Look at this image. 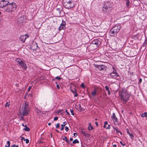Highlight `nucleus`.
<instances>
[{"instance_id":"nucleus-54","label":"nucleus","mask_w":147,"mask_h":147,"mask_svg":"<svg viewBox=\"0 0 147 147\" xmlns=\"http://www.w3.org/2000/svg\"><path fill=\"white\" fill-rule=\"evenodd\" d=\"M70 140L71 141H73V139L72 138H70Z\"/></svg>"},{"instance_id":"nucleus-19","label":"nucleus","mask_w":147,"mask_h":147,"mask_svg":"<svg viewBox=\"0 0 147 147\" xmlns=\"http://www.w3.org/2000/svg\"><path fill=\"white\" fill-rule=\"evenodd\" d=\"M93 127L91 125V123H88V129L90 131L91 130L93 129Z\"/></svg>"},{"instance_id":"nucleus-5","label":"nucleus","mask_w":147,"mask_h":147,"mask_svg":"<svg viewBox=\"0 0 147 147\" xmlns=\"http://www.w3.org/2000/svg\"><path fill=\"white\" fill-rule=\"evenodd\" d=\"M121 28V26L119 25H116L112 28L110 31V34H112L111 36H114L115 34H117Z\"/></svg>"},{"instance_id":"nucleus-45","label":"nucleus","mask_w":147,"mask_h":147,"mask_svg":"<svg viewBox=\"0 0 147 147\" xmlns=\"http://www.w3.org/2000/svg\"><path fill=\"white\" fill-rule=\"evenodd\" d=\"M104 124L105 125L108 124V122L107 121H105L104 122Z\"/></svg>"},{"instance_id":"nucleus-15","label":"nucleus","mask_w":147,"mask_h":147,"mask_svg":"<svg viewBox=\"0 0 147 147\" xmlns=\"http://www.w3.org/2000/svg\"><path fill=\"white\" fill-rule=\"evenodd\" d=\"M28 37V35L26 34L25 35L21 36L20 37V39L22 42H24L26 39Z\"/></svg>"},{"instance_id":"nucleus-43","label":"nucleus","mask_w":147,"mask_h":147,"mask_svg":"<svg viewBox=\"0 0 147 147\" xmlns=\"http://www.w3.org/2000/svg\"><path fill=\"white\" fill-rule=\"evenodd\" d=\"M32 87L30 86L28 89V91L29 92L30 90V89H31Z\"/></svg>"},{"instance_id":"nucleus-1","label":"nucleus","mask_w":147,"mask_h":147,"mask_svg":"<svg viewBox=\"0 0 147 147\" xmlns=\"http://www.w3.org/2000/svg\"><path fill=\"white\" fill-rule=\"evenodd\" d=\"M16 7L17 5L16 4L12 2L11 4H7L4 7V10L5 11L10 12L16 10Z\"/></svg>"},{"instance_id":"nucleus-50","label":"nucleus","mask_w":147,"mask_h":147,"mask_svg":"<svg viewBox=\"0 0 147 147\" xmlns=\"http://www.w3.org/2000/svg\"><path fill=\"white\" fill-rule=\"evenodd\" d=\"M126 130H127V134H129V133H130L128 129H127Z\"/></svg>"},{"instance_id":"nucleus-10","label":"nucleus","mask_w":147,"mask_h":147,"mask_svg":"<svg viewBox=\"0 0 147 147\" xmlns=\"http://www.w3.org/2000/svg\"><path fill=\"white\" fill-rule=\"evenodd\" d=\"M100 43V42L98 40H94L92 41L90 45L92 46H95V49H96L99 46Z\"/></svg>"},{"instance_id":"nucleus-40","label":"nucleus","mask_w":147,"mask_h":147,"mask_svg":"<svg viewBox=\"0 0 147 147\" xmlns=\"http://www.w3.org/2000/svg\"><path fill=\"white\" fill-rule=\"evenodd\" d=\"M120 143H121V144L123 146H125V144L124 143V144H123V143L122 142H121V141H120Z\"/></svg>"},{"instance_id":"nucleus-37","label":"nucleus","mask_w":147,"mask_h":147,"mask_svg":"<svg viewBox=\"0 0 147 147\" xmlns=\"http://www.w3.org/2000/svg\"><path fill=\"white\" fill-rule=\"evenodd\" d=\"M59 127V123H57L56 125V128H58Z\"/></svg>"},{"instance_id":"nucleus-4","label":"nucleus","mask_w":147,"mask_h":147,"mask_svg":"<svg viewBox=\"0 0 147 147\" xmlns=\"http://www.w3.org/2000/svg\"><path fill=\"white\" fill-rule=\"evenodd\" d=\"M112 5L111 2L108 1L105 2L104 3V6L102 11L104 13H107L108 12H107V10H108V11H109L110 10H111L110 9L112 7Z\"/></svg>"},{"instance_id":"nucleus-29","label":"nucleus","mask_w":147,"mask_h":147,"mask_svg":"<svg viewBox=\"0 0 147 147\" xmlns=\"http://www.w3.org/2000/svg\"><path fill=\"white\" fill-rule=\"evenodd\" d=\"M24 141H26V144H28L29 142V140L27 139H24Z\"/></svg>"},{"instance_id":"nucleus-16","label":"nucleus","mask_w":147,"mask_h":147,"mask_svg":"<svg viewBox=\"0 0 147 147\" xmlns=\"http://www.w3.org/2000/svg\"><path fill=\"white\" fill-rule=\"evenodd\" d=\"M70 90L71 92L74 94V96L76 97L78 96V94L76 91V90L75 89H74L73 90L71 89V88H70Z\"/></svg>"},{"instance_id":"nucleus-55","label":"nucleus","mask_w":147,"mask_h":147,"mask_svg":"<svg viewBox=\"0 0 147 147\" xmlns=\"http://www.w3.org/2000/svg\"><path fill=\"white\" fill-rule=\"evenodd\" d=\"M113 147H116L117 146V145H116V144H114L113 145Z\"/></svg>"},{"instance_id":"nucleus-52","label":"nucleus","mask_w":147,"mask_h":147,"mask_svg":"<svg viewBox=\"0 0 147 147\" xmlns=\"http://www.w3.org/2000/svg\"><path fill=\"white\" fill-rule=\"evenodd\" d=\"M81 87H84V84L83 83H82L81 84Z\"/></svg>"},{"instance_id":"nucleus-44","label":"nucleus","mask_w":147,"mask_h":147,"mask_svg":"<svg viewBox=\"0 0 147 147\" xmlns=\"http://www.w3.org/2000/svg\"><path fill=\"white\" fill-rule=\"evenodd\" d=\"M65 111L66 112V113H67V114L69 115H70V114H69V112H68V111H67V110H66V111Z\"/></svg>"},{"instance_id":"nucleus-2","label":"nucleus","mask_w":147,"mask_h":147,"mask_svg":"<svg viewBox=\"0 0 147 147\" xmlns=\"http://www.w3.org/2000/svg\"><path fill=\"white\" fill-rule=\"evenodd\" d=\"M119 95L120 96L121 99L124 101L126 102L129 100L130 97L129 95L126 90L120 91Z\"/></svg>"},{"instance_id":"nucleus-25","label":"nucleus","mask_w":147,"mask_h":147,"mask_svg":"<svg viewBox=\"0 0 147 147\" xmlns=\"http://www.w3.org/2000/svg\"><path fill=\"white\" fill-rule=\"evenodd\" d=\"M79 143V142L77 139H76L74 140L73 142V143L74 144H75L76 143Z\"/></svg>"},{"instance_id":"nucleus-8","label":"nucleus","mask_w":147,"mask_h":147,"mask_svg":"<svg viewBox=\"0 0 147 147\" xmlns=\"http://www.w3.org/2000/svg\"><path fill=\"white\" fill-rule=\"evenodd\" d=\"M9 0H0V8L4 7L9 3Z\"/></svg>"},{"instance_id":"nucleus-31","label":"nucleus","mask_w":147,"mask_h":147,"mask_svg":"<svg viewBox=\"0 0 147 147\" xmlns=\"http://www.w3.org/2000/svg\"><path fill=\"white\" fill-rule=\"evenodd\" d=\"M55 79L58 80H60L61 79V78L59 76H57L55 78Z\"/></svg>"},{"instance_id":"nucleus-33","label":"nucleus","mask_w":147,"mask_h":147,"mask_svg":"<svg viewBox=\"0 0 147 147\" xmlns=\"http://www.w3.org/2000/svg\"><path fill=\"white\" fill-rule=\"evenodd\" d=\"M129 136H130L131 138L132 139H133V138L134 137V136L133 134H132L131 133H129Z\"/></svg>"},{"instance_id":"nucleus-27","label":"nucleus","mask_w":147,"mask_h":147,"mask_svg":"<svg viewBox=\"0 0 147 147\" xmlns=\"http://www.w3.org/2000/svg\"><path fill=\"white\" fill-rule=\"evenodd\" d=\"M24 129L25 131H30V129L29 127H26Z\"/></svg>"},{"instance_id":"nucleus-9","label":"nucleus","mask_w":147,"mask_h":147,"mask_svg":"<svg viewBox=\"0 0 147 147\" xmlns=\"http://www.w3.org/2000/svg\"><path fill=\"white\" fill-rule=\"evenodd\" d=\"M57 7L56 10L57 15V16H60L63 9L62 7L61 6L58 5L57 6Z\"/></svg>"},{"instance_id":"nucleus-7","label":"nucleus","mask_w":147,"mask_h":147,"mask_svg":"<svg viewBox=\"0 0 147 147\" xmlns=\"http://www.w3.org/2000/svg\"><path fill=\"white\" fill-rule=\"evenodd\" d=\"M16 61L19 65L24 70H26L27 67L26 63L23 61L22 60L18 58H17L16 60Z\"/></svg>"},{"instance_id":"nucleus-62","label":"nucleus","mask_w":147,"mask_h":147,"mask_svg":"<svg viewBox=\"0 0 147 147\" xmlns=\"http://www.w3.org/2000/svg\"><path fill=\"white\" fill-rule=\"evenodd\" d=\"M95 120H97V119H95Z\"/></svg>"},{"instance_id":"nucleus-28","label":"nucleus","mask_w":147,"mask_h":147,"mask_svg":"<svg viewBox=\"0 0 147 147\" xmlns=\"http://www.w3.org/2000/svg\"><path fill=\"white\" fill-rule=\"evenodd\" d=\"M58 112L62 114L63 112V110L62 109H59L58 111Z\"/></svg>"},{"instance_id":"nucleus-42","label":"nucleus","mask_w":147,"mask_h":147,"mask_svg":"<svg viewBox=\"0 0 147 147\" xmlns=\"http://www.w3.org/2000/svg\"><path fill=\"white\" fill-rule=\"evenodd\" d=\"M106 128L107 129H110V125H108V126L107 127H106Z\"/></svg>"},{"instance_id":"nucleus-48","label":"nucleus","mask_w":147,"mask_h":147,"mask_svg":"<svg viewBox=\"0 0 147 147\" xmlns=\"http://www.w3.org/2000/svg\"><path fill=\"white\" fill-rule=\"evenodd\" d=\"M63 125H64V126H65V125L67 124V123H66V122L65 121V122H63Z\"/></svg>"},{"instance_id":"nucleus-61","label":"nucleus","mask_w":147,"mask_h":147,"mask_svg":"<svg viewBox=\"0 0 147 147\" xmlns=\"http://www.w3.org/2000/svg\"><path fill=\"white\" fill-rule=\"evenodd\" d=\"M22 125L24 126V124H22Z\"/></svg>"},{"instance_id":"nucleus-41","label":"nucleus","mask_w":147,"mask_h":147,"mask_svg":"<svg viewBox=\"0 0 147 147\" xmlns=\"http://www.w3.org/2000/svg\"><path fill=\"white\" fill-rule=\"evenodd\" d=\"M18 145L16 146L15 145H13L11 146V147H18Z\"/></svg>"},{"instance_id":"nucleus-60","label":"nucleus","mask_w":147,"mask_h":147,"mask_svg":"<svg viewBox=\"0 0 147 147\" xmlns=\"http://www.w3.org/2000/svg\"><path fill=\"white\" fill-rule=\"evenodd\" d=\"M5 147H7V145H5Z\"/></svg>"},{"instance_id":"nucleus-57","label":"nucleus","mask_w":147,"mask_h":147,"mask_svg":"<svg viewBox=\"0 0 147 147\" xmlns=\"http://www.w3.org/2000/svg\"><path fill=\"white\" fill-rule=\"evenodd\" d=\"M104 128H106V126L104 124V125L103 126Z\"/></svg>"},{"instance_id":"nucleus-12","label":"nucleus","mask_w":147,"mask_h":147,"mask_svg":"<svg viewBox=\"0 0 147 147\" xmlns=\"http://www.w3.org/2000/svg\"><path fill=\"white\" fill-rule=\"evenodd\" d=\"M94 66L95 67L97 68L100 70H104L106 68V66L103 65H100L94 64Z\"/></svg>"},{"instance_id":"nucleus-49","label":"nucleus","mask_w":147,"mask_h":147,"mask_svg":"<svg viewBox=\"0 0 147 147\" xmlns=\"http://www.w3.org/2000/svg\"><path fill=\"white\" fill-rule=\"evenodd\" d=\"M142 82V79L141 78H140L139 80V83H140Z\"/></svg>"},{"instance_id":"nucleus-13","label":"nucleus","mask_w":147,"mask_h":147,"mask_svg":"<svg viewBox=\"0 0 147 147\" xmlns=\"http://www.w3.org/2000/svg\"><path fill=\"white\" fill-rule=\"evenodd\" d=\"M111 76L113 78L117 80H119L120 77L117 73H111Z\"/></svg>"},{"instance_id":"nucleus-38","label":"nucleus","mask_w":147,"mask_h":147,"mask_svg":"<svg viewBox=\"0 0 147 147\" xmlns=\"http://www.w3.org/2000/svg\"><path fill=\"white\" fill-rule=\"evenodd\" d=\"M113 71L112 73H117L116 71V70L115 69V68L114 67H113Z\"/></svg>"},{"instance_id":"nucleus-58","label":"nucleus","mask_w":147,"mask_h":147,"mask_svg":"<svg viewBox=\"0 0 147 147\" xmlns=\"http://www.w3.org/2000/svg\"><path fill=\"white\" fill-rule=\"evenodd\" d=\"M55 130L58 132H59V131L57 129H56Z\"/></svg>"},{"instance_id":"nucleus-18","label":"nucleus","mask_w":147,"mask_h":147,"mask_svg":"<svg viewBox=\"0 0 147 147\" xmlns=\"http://www.w3.org/2000/svg\"><path fill=\"white\" fill-rule=\"evenodd\" d=\"M112 118H113V120L114 122L117 121V117L115 115V113H113V115L112 117Z\"/></svg>"},{"instance_id":"nucleus-53","label":"nucleus","mask_w":147,"mask_h":147,"mask_svg":"<svg viewBox=\"0 0 147 147\" xmlns=\"http://www.w3.org/2000/svg\"><path fill=\"white\" fill-rule=\"evenodd\" d=\"M25 138H24V137H21V140L22 141L23 140H24V139Z\"/></svg>"},{"instance_id":"nucleus-32","label":"nucleus","mask_w":147,"mask_h":147,"mask_svg":"<svg viewBox=\"0 0 147 147\" xmlns=\"http://www.w3.org/2000/svg\"><path fill=\"white\" fill-rule=\"evenodd\" d=\"M70 112L71 113V114L74 115V110H73L70 109Z\"/></svg>"},{"instance_id":"nucleus-36","label":"nucleus","mask_w":147,"mask_h":147,"mask_svg":"<svg viewBox=\"0 0 147 147\" xmlns=\"http://www.w3.org/2000/svg\"><path fill=\"white\" fill-rule=\"evenodd\" d=\"M9 104L8 103V102H7L6 103L5 105V107H6L7 106L9 107Z\"/></svg>"},{"instance_id":"nucleus-63","label":"nucleus","mask_w":147,"mask_h":147,"mask_svg":"<svg viewBox=\"0 0 147 147\" xmlns=\"http://www.w3.org/2000/svg\"><path fill=\"white\" fill-rule=\"evenodd\" d=\"M1 12L0 11V15L1 14Z\"/></svg>"},{"instance_id":"nucleus-3","label":"nucleus","mask_w":147,"mask_h":147,"mask_svg":"<svg viewBox=\"0 0 147 147\" xmlns=\"http://www.w3.org/2000/svg\"><path fill=\"white\" fill-rule=\"evenodd\" d=\"M63 5L66 9H71L74 6V4L72 1L69 0H63Z\"/></svg>"},{"instance_id":"nucleus-24","label":"nucleus","mask_w":147,"mask_h":147,"mask_svg":"<svg viewBox=\"0 0 147 147\" xmlns=\"http://www.w3.org/2000/svg\"><path fill=\"white\" fill-rule=\"evenodd\" d=\"M147 113L146 112H144V113H142L141 115V116L142 117H147Z\"/></svg>"},{"instance_id":"nucleus-46","label":"nucleus","mask_w":147,"mask_h":147,"mask_svg":"<svg viewBox=\"0 0 147 147\" xmlns=\"http://www.w3.org/2000/svg\"><path fill=\"white\" fill-rule=\"evenodd\" d=\"M74 135L75 136H77V134L76 133H74Z\"/></svg>"},{"instance_id":"nucleus-39","label":"nucleus","mask_w":147,"mask_h":147,"mask_svg":"<svg viewBox=\"0 0 147 147\" xmlns=\"http://www.w3.org/2000/svg\"><path fill=\"white\" fill-rule=\"evenodd\" d=\"M58 117H55L54 118V121H56L58 120Z\"/></svg>"},{"instance_id":"nucleus-14","label":"nucleus","mask_w":147,"mask_h":147,"mask_svg":"<svg viewBox=\"0 0 147 147\" xmlns=\"http://www.w3.org/2000/svg\"><path fill=\"white\" fill-rule=\"evenodd\" d=\"M66 23L65 21L62 20V22L60 25V26L59 27V31L63 29L64 30L65 28V25Z\"/></svg>"},{"instance_id":"nucleus-17","label":"nucleus","mask_w":147,"mask_h":147,"mask_svg":"<svg viewBox=\"0 0 147 147\" xmlns=\"http://www.w3.org/2000/svg\"><path fill=\"white\" fill-rule=\"evenodd\" d=\"M81 132H82V133L83 134V136H87L88 137L90 136V135L88 133H87V131H83V130Z\"/></svg>"},{"instance_id":"nucleus-35","label":"nucleus","mask_w":147,"mask_h":147,"mask_svg":"<svg viewBox=\"0 0 147 147\" xmlns=\"http://www.w3.org/2000/svg\"><path fill=\"white\" fill-rule=\"evenodd\" d=\"M65 129L66 132H67L69 130V128L68 127L65 126Z\"/></svg>"},{"instance_id":"nucleus-64","label":"nucleus","mask_w":147,"mask_h":147,"mask_svg":"<svg viewBox=\"0 0 147 147\" xmlns=\"http://www.w3.org/2000/svg\"><path fill=\"white\" fill-rule=\"evenodd\" d=\"M24 98H26V96H24Z\"/></svg>"},{"instance_id":"nucleus-21","label":"nucleus","mask_w":147,"mask_h":147,"mask_svg":"<svg viewBox=\"0 0 147 147\" xmlns=\"http://www.w3.org/2000/svg\"><path fill=\"white\" fill-rule=\"evenodd\" d=\"M105 88L106 89V90L108 91V94L109 95H110L111 94V92H110V91L109 90V87L107 86H106L105 87Z\"/></svg>"},{"instance_id":"nucleus-30","label":"nucleus","mask_w":147,"mask_h":147,"mask_svg":"<svg viewBox=\"0 0 147 147\" xmlns=\"http://www.w3.org/2000/svg\"><path fill=\"white\" fill-rule=\"evenodd\" d=\"M7 144H8L7 147H10V142L9 141H7Z\"/></svg>"},{"instance_id":"nucleus-56","label":"nucleus","mask_w":147,"mask_h":147,"mask_svg":"<svg viewBox=\"0 0 147 147\" xmlns=\"http://www.w3.org/2000/svg\"><path fill=\"white\" fill-rule=\"evenodd\" d=\"M51 123H49L48 124V125H49V126H50L51 125Z\"/></svg>"},{"instance_id":"nucleus-59","label":"nucleus","mask_w":147,"mask_h":147,"mask_svg":"<svg viewBox=\"0 0 147 147\" xmlns=\"http://www.w3.org/2000/svg\"><path fill=\"white\" fill-rule=\"evenodd\" d=\"M25 127H27V125H25Z\"/></svg>"},{"instance_id":"nucleus-47","label":"nucleus","mask_w":147,"mask_h":147,"mask_svg":"<svg viewBox=\"0 0 147 147\" xmlns=\"http://www.w3.org/2000/svg\"><path fill=\"white\" fill-rule=\"evenodd\" d=\"M57 88H58V89H60V87L59 86V85L58 84H57L56 86Z\"/></svg>"},{"instance_id":"nucleus-51","label":"nucleus","mask_w":147,"mask_h":147,"mask_svg":"<svg viewBox=\"0 0 147 147\" xmlns=\"http://www.w3.org/2000/svg\"><path fill=\"white\" fill-rule=\"evenodd\" d=\"M95 124H96V125L97 126H98V123L97 122H95Z\"/></svg>"},{"instance_id":"nucleus-20","label":"nucleus","mask_w":147,"mask_h":147,"mask_svg":"<svg viewBox=\"0 0 147 147\" xmlns=\"http://www.w3.org/2000/svg\"><path fill=\"white\" fill-rule=\"evenodd\" d=\"M96 94V89L95 88L94 90V91L92 92L91 94L93 96H95Z\"/></svg>"},{"instance_id":"nucleus-11","label":"nucleus","mask_w":147,"mask_h":147,"mask_svg":"<svg viewBox=\"0 0 147 147\" xmlns=\"http://www.w3.org/2000/svg\"><path fill=\"white\" fill-rule=\"evenodd\" d=\"M26 20L25 16H20L18 19V24L21 23L25 22Z\"/></svg>"},{"instance_id":"nucleus-6","label":"nucleus","mask_w":147,"mask_h":147,"mask_svg":"<svg viewBox=\"0 0 147 147\" xmlns=\"http://www.w3.org/2000/svg\"><path fill=\"white\" fill-rule=\"evenodd\" d=\"M28 103L26 102L25 105L22 107V114L23 116H27L28 114V111H29V108L28 107Z\"/></svg>"},{"instance_id":"nucleus-23","label":"nucleus","mask_w":147,"mask_h":147,"mask_svg":"<svg viewBox=\"0 0 147 147\" xmlns=\"http://www.w3.org/2000/svg\"><path fill=\"white\" fill-rule=\"evenodd\" d=\"M62 139L63 140H65L67 143L69 144V141L66 137L64 136Z\"/></svg>"},{"instance_id":"nucleus-22","label":"nucleus","mask_w":147,"mask_h":147,"mask_svg":"<svg viewBox=\"0 0 147 147\" xmlns=\"http://www.w3.org/2000/svg\"><path fill=\"white\" fill-rule=\"evenodd\" d=\"M113 128L114 129V130H115L116 131V132L117 133H119L121 135H122L121 133V132L117 128H115L114 127H113Z\"/></svg>"},{"instance_id":"nucleus-26","label":"nucleus","mask_w":147,"mask_h":147,"mask_svg":"<svg viewBox=\"0 0 147 147\" xmlns=\"http://www.w3.org/2000/svg\"><path fill=\"white\" fill-rule=\"evenodd\" d=\"M126 6L129 7V0H125Z\"/></svg>"},{"instance_id":"nucleus-34","label":"nucleus","mask_w":147,"mask_h":147,"mask_svg":"<svg viewBox=\"0 0 147 147\" xmlns=\"http://www.w3.org/2000/svg\"><path fill=\"white\" fill-rule=\"evenodd\" d=\"M61 130H63V129H64V127H65V126H64V125H63V124H62L61 125Z\"/></svg>"}]
</instances>
